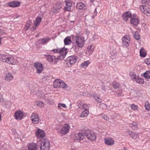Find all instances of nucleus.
<instances>
[{
	"mask_svg": "<svg viewBox=\"0 0 150 150\" xmlns=\"http://www.w3.org/2000/svg\"><path fill=\"white\" fill-rule=\"evenodd\" d=\"M72 39L78 47L82 48L84 46L85 41L83 38L79 36H73Z\"/></svg>",
	"mask_w": 150,
	"mask_h": 150,
	"instance_id": "nucleus-1",
	"label": "nucleus"
},
{
	"mask_svg": "<svg viewBox=\"0 0 150 150\" xmlns=\"http://www.w3.org/2000/svg\"><path fill=\"white\" fill-rule=\"evenodd\" d=\"M40 150H49L50 143L48 139L42 138L41 139Z\"/></svg>",
	"mask_w": 150,
	"mask_h": 150,
	"instance_id": "nucleus-2",
	"label": "nucleus"
},
{
	"mask_svg": "<svg viewBox=\"0 0 150 150\" xmlns=\"http://www.w3.org/2000/svg\"><path fill=\"white\" fill-rule=\"evenodd\" d=\"M83 133L84 136H86L89 139L92 141L96 140V136L95 134L91 131L89 130H86Z\"/></svg>",
	"mask_w": 150,
	"mask_h": 150,
	"instance_id": "nucleus-3",
	"label": "nucleus"
},
{
	"mask_svg": "<svg viewBox=\"0 0 150 150\" xmlns=\"http://www.w3.org/2000/svg\"><path fill=\"white\" fill-rule=\"evenodd\" d=\"M34 66L36 69L38 73L40 74L43 70L42 64L40 62L35 63L34 64Z\"/></svg>",
	"mask_w": 150,
	"mask_h": 150,
	"instance_id": "nucleus-4",
	"label": "nucleus"
},
{
	"mask_svg": "<svg viewBox=\"0 0 150 150\" xmlns=\"http://www.w3.org/2000/svg\"><path fill=\"white\" fill-rule=\"evenodd\" d=\"M67 49L65 47L59 49V56L58 57V59H63L67 53Z\"/></svg>",
	"mask_w": 150,
	"mask_h": 150,
	"instance_id": "nucleus-5",
	"label": "nucleus"
},
{
	"mask_svg": "<svg viewBox=\"0 0 150 150\" xmlns=\"http://www.w3.org/2000/svg\"><path fill=\"white\" fill-rule=\"evenodd\" d=\"M31 120L34 124H37L40 120L39 117L37 113H33L31 116Z\"/></svg>",
	"mask_w": 150,
	"mask_h": 150,
	"instance_id": "nucleus-6",
	"label": "nucleus"
},
{
	"mask_svg": "<svg viewBox=\"0 0 150 150\" xmlns=\"http://www.w3.org/2000/svg\"><path fill=\"white\" fill-rule=\"evenodd\" d=\"M23 116V112L20 110H17L15 112L14 117L15 118L18 120H21Z\"/></svg>",
	"mask_w": 150,
	"mask_h": 150,
	"instance_id": "nucleus-7",
	"label": "nucleus"
},
{
	"mask_svg": "<svg viewBox=\"0 0 150 150\" xmlns=\"http://www.w3.org/2000/svg\"><path fill=\"white\" fill-rule=\"evenodd\" d=\"M69 126L67 124H65L61 130V133L62 135H65L69 132Z\"/></svg>",
	"mask_w": 150,
	"mask_h": 150,
	"instance_id": "nucleus-8",
	"label": "nucleus"
},
{
	"mask_svg": "<svg viewBox=\"0 0 150 150\" xmlns=\"http://www.w3.org/2000/svg\"><path fill=\"white\" fill-rule=\"evenodd\" d=\"M68 62L67 64L69 63L70 65L74 64L77 61L76 57L75 55L70 56L67 58Z\"/></svg>",
	"mask_w": 150,
	"mask_h": 150,
	"instance_id": "nucleus-9",
	"label": "nucleus"
},
{
	"mask_svg": "<svg viewBox=\"0 0 150 150\" xmlns=\"http://www.w3.org/2000/svg\"><path fill=\"white\" fill-rule=\"evenodd\" d=\"M74 138L75 140H79V141L82 140L84 139V133L81 132L76 133L75 134Z\"/></svg>",
	"mask_w": 150,
	"mask_h": 150,
	"instance_id": "nucleus-10",
	"label": "nucleus"
},
{
	"mask_svg": "<svg viewBox=\"0 0 150 150\" xmlns=\"http://www.w3.org/2000/svg\"><path fill=\"white\" fill-rule=\"evenodd\" d=\"M130 38L128 35H125L122 38V44L123 46L127 47L129 45L130 42Z\"/></svg>",
	"mask_w": 150,
	"mask_h": 150,
	"instance_id": "nucleus-11",
	"label": "nucleus"
},
{
	"mask_svg": "<svg viewBox=\"0 0 150 150\" xmlns=\"http://www.w3.org/2000/svg\"><path fill=\"white\" fill-rule=\"evenodd\" d=\"M140 8L142 11L146 14L150 13V9L146 6L142 5L140 6Z\"/></svg>",
	"mask_w": 150,
	"mask_h": 150,
	"instance_id": "nucleus-12",
	"label": "nucleus"
},
{
	"mask_svg": "<svg viewBox=\"0 0 150 150\" xmlns=\"http://www.w3.org/2000/svg\"><path fill=\"white\" fill-rule=\"evenodd\" d=\"M62 7V5L60 2H58L54 6L53 11L54 13L59 12Z\"/></svg>",
	"mask_w": 150,
	"mask_h": 150,
	"instance_id": "nucleus-13",
	"label": "nucleus"
},
{
	"mask_svg": "<svg viewBox=\"0 0 150 150\" xmlns=\"http://www.w3.org/2000/svg\"><path fill=\"white\" fill-rule=\"evenodd\" d=\"M36 135L37 137L39 138H44L45 137V133L41 129H38L37 131V132L36 133Z\"/></svg>",
	"mask_w": 150,
	"mask_h": 150,
	"instance_id": "nucleus-14",
	"label": "nucleus"
},
{
	"mask_svg": "<svg viewBox=\"0 0 150 150\" xmlns=\"http://www.w3.org/2000/svg\"><path fill=\"white\" fill-rule=\"evenodd\" d=\"M6 62L12 65H15L17 63L16 60L12 57H7Z\"/></svg>",
	"mask_w": 150,
	"mask_h": 150,
	"instance_id": "nucleus-15",
	"label": "nucleus"
},
{
	"mask_svg": "<svg viewBox=\"0 0 150 150\" xmlns=\"http://www.w3.org/2000/svg\"><path fill=\"white\" fill-rule=\"evenodd\" d=\"M136 15L134 14L131 16V19L130 21L131 23L132 24L135 25H137L139 22V20L138 19L136 18Z\"/></svg>",
	"mask_w": 150,
	"mask_h": 150,
	"instance_id": "nucleus-16",
	"label": "nucleus"
},
{
	"mask_svg": "<svg viewBox=\"0 0 150 150\" xmlns=\"http://www.w3.org/2000/svg\"><path fill=\"white\" fill-rule=\"evenodd\" d=\"M77 106L79 108L82 109L83 110L86 108H87L88 107V105L86 104H83V102L79 100L77 102Z\"/></svg>",
	"mask_w": 150,
	"mask_h": 150,
	"instance_id": "nucleus-17",
	"label": "nucleus"
},
{
	"mask_svg": "<svg viewBox=\"0 0 150 150\" xmlns=\"http://www.w3.org/2000/svg\"><path fill=\"white\" fill-rule=\"evenodd\" d=\"M105 143L108 146L112 145L114 143V140L111 138H104Z\"/></svg>",
	"mask_w": 150,
	"mask_h": 150,
	"instance_id": "nucleus-18",
	"label": "nucleus"
},
{
	"mask_svg": "<svg viewBox=\"0 0 150 150\" xmlns=\"http://www.w3.org/2000/svg\"><path fill=\"white\" fill-rule=\"evenodd\" d=\"M132 16L131 13L129 11H127L123 14L122 17L124 20L126 21L129 18H131Z\"/></svg>",
	"mask_w": 150,
	"mask_h": 150,
	"instance_id": "nucleus-19",
	"label": "nucleus"
},
{
	"mask_svg": "<svg viewBox=\"0 0 150 150\" xmlns=\"http://www.w3.org/2000/svg\"><path fill=\"white\" fill-rule=\"evenodd\" d=\"M20 5L19 2L16 1H14L8 4V5L10 7H16L19 6Z\"/></svg>",
	"mask_w": 150,
	"mask_h": 150,
	"instance_id": "nucleus-20",
	"label": "nucleus"
},
{
	"mask_svg": "<svg viewBox=\"0 0 150 150\" xmlns=\"http://www.w3.org/2000/svg\"><path fill=\"white\" fill-rule=\"evenodd\" d=\"M28 150H38V146L34 143L29 144L28 146Z\"/></svg>",
	"mask_w": 150,
	"mask_h": 150,
	"instance_id": "nucleus-21",
	"label": "nucleus"
},
{
	"mask_svg": "<svg viewBox=\"0 0 150 150\" xmlns=\"http://www.w3.org/2000/svg\"><path fill=\"white\" fill-rule=\"evenodd\" d=\"M84 110L81 114L80 117H84L87 116L88 114L89 111V107L87 108H86L83 109Z\"/></svg>",
	"mask_w": 150,
	"mask_h": 150,
	"instance_id": "nucleus-22",
	"label": "nucleus"
},
{
	"mask_svg": "<svg viewBox=\"0 0 150 150\" xmlns=\"http://www.w3.org/2000/svg\"><path fill=\"white\" fill-rule=\"evenodd\" d=\"M66 7H65L64 9L65 11H69L71 10V7L72 5V4L69 1H65Z\"/></svg>",
	"mask_w": 150,
	"mask_h": 150,
	"instance_id": "nucleus-23",
	"label": "nucleus"
},
{
	"mask_svg": "<svg viewBox=\"0 0 150 150\" xmlns=\"http://www.w3.org/2000/svg\"><path fill=\"white\" fill-rule=\"evenodd\" d=\"M50 40V39L49 38H45L39 40V41L40 44L44 45L46 44Z\"/></svg>",
	"mask_w": 150,
	"mask_h": 150,
	"instance_id": "nucleus-24",
	"label": "nucleus"
},
{
	"mask_svg": "<svg viewBox=\"0 0 150 150\" xmlns=\"http://www.w3.org/2000/svg\"><path fill=\"white\" fill-rule=\"evenodd\" d=\"M42 21V18L40 16H38L36 18L35 21L34 22V25L38 27Z\"/></svg>",
	"mask_w": 150,
	"mask_h": 150,
	"instance_id": "nucleus-25",
	"label": "nucleus"
},
{
	"mask_svg": "<svg viewBox=\"0 0 150 150\" xmlns=\"http://www.w3.org/2000/svg\"><path fill=\"white\" fill-rule=\"evenodd\" d=\"M61 81V80L60 79L55 80L53 83V86L54 87V88H59Z\"/></svg>",
	"mask_w": 150,
	"mask_h": 150,
	"instance_id": "nucleus-26",
	"label": "nucleus"
},
{
	"mask_svg": "<svg viewBox=\"0 0 150 150\" xmlns=\"http://www.w3.org/2000/svg\"><path fill=\"white\" fill-rule=\"evenodd\" d=\"M13 76L11 73H7L5 77V79L6 81H10L13 79Z\"/></svg>",
	"mask_w": 150,
	"mask_h": 150,
	"instance_id": "nucleus-27",
	"label": "nucleus"
},
{
	"mask_svg": "<svg viewBox=\"0 0 150 150\" xmlns=\"http://www.w3.org/2000/svg\"><path fill=\"white\" fill-rule=\"evenodd\" d=\"M76 8L79 9H86V6L85 4L82 2L79 3L77 4Z\"/></svg>",
	"mask_w": 150,
	"mask_h": 150,
	"instance_id": "nucleus-28",
	"label": "nucleus"
},
{
	"mask_svg": "<svg viewBox=\"0 0 150 150\" xmlns=\"http://www.w3.org/2000/svg\"><path fill=\"white\" fill-rule=\"evenodd\" d=\"M64 44L66 45L70 44L71 42V38L70 37L67 36L64 40Z\"/></svg>",
	"mask_w": 150,
	"mask_h": 150,
	"instance_id": "nucleus-29",
	"label": "nucleus"
},
{
	"mask_svg": "<svg viewBox=\"0 0 150 150\" xmlns=\"http://www.w3.org/2000/svg\"><path fill=\"white\" fill-rule=\"evenodd\" d=\"M47 96V95L45 96V100L48 103L52 104L53 103V100L52 98V97L51 96L48 97Z\"/></svg>",
	"mask_w": 150,
	"mask_h": 150,
	"instance_id": "nucleus-30",
	"label": "nucleus"
},
{
	"mask_svg": "<svg viewBox=\"0 0 150 150\" xmlns=\"http://www.w3.org/2000/svg\"><path fill=\"white\" fill-rule=\"evenodd\" d=\"M140 55L142 57H145L146 55V52L143 48H141L139 51Z\"/></svg>",
	"mask_w": 150,
	"mask_h": 150,
	"instance_id": "nucleus-31",
	"label": "nucleus"
},
{
	"mask_svg": "<svg viewBox=\"0 0 150 150\" xmlns=\"http://www.w3.org/2000/svg\"><path fill=\"white\" fill-rule=\"evenodd\" d=\"M135 81L137 83L140 84H143L144 82L143 79L139 78L138 77H137L136 79H135Z\"/></svg>",
	"mask_w": 150,
	"mask_h": 150,
	"instance_id": "nucleus-32",
	"label": "nucleus"
},
{
	"mask_svg": "<svg viewBox=\"0 0 150 150\" xmlns=\"http://www.w3.org/2000/svg\"><path fill=\"white\" fill-rule=\"evenodd\" d=\"M45 56L47 57V60L48 62H52L54 59V58H55V57L54 56L46 55H45Z\"/></svg>",
	"mask_w": 150,
	"mask_h": 150,
	"instance_id": "nucleus-33",
	"label": "nucleus"
},
{
	"mask_svg": "<svg viewBox=\"0 0 150 150\" xmlns=\"http://www.w3.org/2000/svg\"><path fill=\"white\" fill-rule=\"evenodd\" d=\"M134 38L137 40H138L140 39V35L138 32H135L133 33Z\"/></svg>",
	"mask_w": 150,
	"mask_h": 150,
	"instance_id": "nucleus-34",
	"label": "nucleus"
},
{
	"mask_svg": "<svg viewBox=\"0 0 150 150\" xmlns=\"http://www.w3.org/2000/svg\"><path fill=\"white\" fill-rule=\"evenodd\" d=\"M131 135L132 138L134 139H136L139 137L138 134L136 132H132Z\"/></svg>",
	"mask_w": 150,
	"mask_h": 150,
	"instance_id": "nucleus-35",
	"label": "nucleus"
},
{
	"mask_svg": "<svg viewBox=\"0 0 150 150\" xmlns=\"http://www.w3.org/2000/svg\"><path fill=\"white\" fill-rule=\"evenodd\" d=\"M89 64V62L88 61H85L81 64V66L82 68H86L88 66Z\"/></svg>",
	"mask_w": 150,
	"mask_h": 150,
	"instance_id": "nucleus-36",
	"label": "nucleus"
},
{
	"mask_svg": "<svg viewBox=\"0 0 150 150\" xmlns=\"http://www.w3.org/2000/svg\"><path fill=\"white\" fill-rule=\"evenodd\" d=\"M7 56L4 55H0V60L4 62H6V58H7Z\"/></svg>",
	"mask_w": 150,
	"mask_h": 150,
	"instance_id": "nucleus-37",
	"label": "nucleus"
},
{
	"mask_svg": "<svg viewBox=\"0 0 150 150\" xmlns=\"http://www.w3.org/2000/svg\"><path fill=\"white\" fill-rule=\"evenodd\" d=\"M67 87V84L62 80H61L59 88H65Z\"/></svg>",
	"mask_w": 150,
	"mask_h": 150,
	"instance_id": "nucleus-38",
	"label": "nucleus"
},
{
	"mask_svg": "<svg viewBox=\"0 0 150 150\" xmlns=\"http://www.w3.org/2000/svg\"><path fill=\"white\" fill-rule=\"evenodd\" d=\"M32 21L30 20H28L27 21L25 25V30H28L30 27L31 25Z\"/></svg>",
	"mask_w": 150,
	"mask_h": 150,
	"instance_id": "nucleus-39",
	"label": "nucleus"
},
{
	"mask_svg": "<svg viewBox=\"0 0 150 150\" xmlns=\"http://www.w3.org/2000/svg\"><path fill=\"white\" fill-rule=\"evenodd\" d=\"M144 77L146 79H149L150 78V71H146L144 74Z\"/></svg>",
	"mask_w": 150,
	"mask_h": 150,
	"instance_id": "nucleus-40",
	"label": "nucleus"
},
{
	"mask_svg": "<svg viewBox=\"0 0 150 150\" xmlns=\"http://www.w3.org/2000/svg\"><path fill=\"white\" fill-rule=\"evenodd\" d=\"M113 85L114 89L116 90L121 88L120 87V84L118 83H116L115 82H114L113 83Z\"/></svg>",
	"mask_w": 150,
	"mask_h": 150,
	"instance_id": "nucleus-41",
	"label": "nucleus"
},
{
	"mask_svg": "<svg viewBox=\"0 0 150 150\" xmlns=\"http://www.w3.org/2000/svg\"><path fill=\"white\" fill-rule=\"evenodd\" d=\"M137 124L135 122H133L132 123H130L129 125L130 127L134 129H135L137 128Z\"/></svg>",
	"mask_w": 150,
	"mask_h": 150,
	"instance_id": "nucleus-42",
	"label": "nucleus"
},
{
	"mask_svg": "<svg viewBox=\"0 0 150 150\" xmlns=\"http://www.w3.org/2000/svg\"><path fill=\"white\" fill-rule=\"evenodd\" d=\"M115 92L117 93L118 96H120L122 94V89L121 88L118 89L117 90H116V91H115Z\"/></svg>",
	"mask_w": 150,
	"mask_h": 150,
	"instance_id": "nucleus-43",
	"label": "nucleus"
},
{
	"mask_svg": "<svg viewBox=\"0 0 150 150\" xmlns=\"http://www.w3.org/2000/svg\"><path fill=\"white\" fill-rule=\"evenodd\" d=\"M37 106L40 108H42L43 107L44 105V103L41 101H38L37 102Z\"/></svg>",
	"mask_w": 150,
	"mask_h": 150,
	"instance_id": "nucleus-44",
	"label": "nucleus"
},
{
	"mask_svg": "<svg viewBox=\"0 0 150 150\" xmlns=\"http://www.w3.org/2000/svg\"><path fill=\"white\" fill-rule=\"evenodd\" d=\"M145 107L146 110L148 111L150 110V105L149 104L148 102L145 103Z\"/></svg>",
	"mask_w": 150,
	"mask_h": 150,
	"instance_id": "nucleus-45",
	"label": "nucleus"
},
{
	"mask_svg": "<svg viewBox=\"0 0 150 150\" xmlns=\"http://www.w3.org/2000/svg\"><path fill=\"white\" fill-rule=\"evenodd\" d=\"M131 107L132 110H137L138 108L137 105H135L134 104H132L131 105Z\"/></svg>",
	"mask_w": 150,
	"mask_h": 150,
	"instance_id": "nucleus-46",
	"label": "nucleus"
},
{
	"mask_svg": "<svg viewBox=\"0 0 150 150\" xmlns=\"http://www.w3.org/2000/svg\"><path fill=\"white\" fill-rule=\"evenodd\" d=\"M58 107L61 109H62V108H66L67 107L65 104L61 103H59L58 104Z\"/></svg>",
	"mask_w": 150,
	"mask_h": 150,
	"instance_id": "nucleus-47",
	"label": "nucleus"
},
{
	"mask_svg": "<svg viewBox=\"0 0 150 150\" xmlns=\"http://www.w3.org/2000/svg\"><path fill=\"white\" fill-rule=\"evenodd\" d=\"M99 106L100 108L103 109H106L107 108L106 105L104 103H101L100 104Z\"/></svg>",
	"mask_w": 150,
	"mask_h": 150,
	"instance_id": "nucleus-48",
	"label": "nucleus"
},
{
	"mask_svg": "<svg viewBox=\"0 0 150 150\" xmlns=\"http://www.w3.org/2000/svg\"><path fill=\"white\" fill-rule=\"evenodd\" d=\"M131 78L134 81L135 80V79H136L137 77L134 74L132 73V74H131L130 75Z\"/></svg>",
	"mask_w": 150,
	"mask_h": 150,
	"instance_id": "nucleus-49",
	"label": "nucleus"
},
{
	"mask_svg": "<svg viewBox=\"0 0 150 150\" xmlns=\"http://www.w3.org/2000/svg\"><path fill=\"white\" fill-rule=\"evenodd\" d=\"M144 62L148 64L149 65L150 64V59H146L144 61Z\"/></svg>",
	"mask_w": 150,
	"mask_h": 150,
	"instance_id": "nucleus-50",
	"label": "nucleus"
},
{
	"mask_svg": "<svg viewBox=\"0 0 150 150\" xmlns=\"http://www.w3.org/2000/svg\"><path fill=\"white\" fill-rule=\"evenodd\" d=\"M59 49H54L52 50H51V51H52L54 53H59Z\"/></svg>",
	"mask_w": 150,
	"mask_h": 150,
	"instance_id": "nucleus-51",
	"label": "nucleus"
},
{
	"mask_svg": "<svg viewBox=\"0 0 150 150\" xmlns=\"http://www.w3.org/2000/svg\"><path fill=\"white\" fill-rule=\"evenodd\" d=\"M92 48V46H88V51L89 52L91 53L93 52V49Z\"/></svg>",
	"mask_w": 150,
	"mask_h": 150,
	"instance_id": "nucleus-52",
	"label": "nucleus"
},
{
	"mask_svg": "<svg viewBox=\"0 0 150 150\" xmlns=\"http://www.w3.org/2000/svg\"><path fill=\"white\" fill-rule=\"evenodd\" d=\"M97 14V12L96 11V8L95 9L93 13V16H92V18L93 19L94 18L95 16H96V15Z\"/></svg>",
	"mask_w": 150,
	"mask_h": 150,
	"instance_id": "nucleus-53",
	"label": "nucleus"
},
{
	"mask_svg": "<svg viewBox=\"0 0 150 150\" xmlns=\"http://www.w3.org/2000/svg\"><path fill=\"white\" fill-rule=\"evenodd\" d=\"M95 100L98 103H100L101 102V99L98 97H97L95 99Z\"/></svg>",
	"mask_w": 150,
	"mask_h": 150,
	"instance_id": "nucleus-54",
	"label": "nucleus"
},
{
	"mask_svg": "<svg viewBox=\"0 0 150 150\" xmlns=\"http://www.w3.org/2000/svg\"><path fill=\"white\" fill-rule=\"evenodd\" d=\"M102 117L103 119L105 120H109V118L108 117V116L106 115H103Z\"/></svg>",
	"mask_w": 150,
	"mask_h": 150,
	"instance_id": "nucleus-55",
	"label": "nucleus"
},
{
	"mask_svg": "<svg viewBox=\"0 0 150 150\" xmlns=\"http://www.w3.org/2000/svg\"><path fill=\"white\" fill-rule=\"evenodd\" d=\"M148 0H142V4H148Z\"/></svg>",
	"mask_w": 150,
	"mask_h": 150,
	"instance_id": "nucleus-56",
	"label": "nucleus"
},
{
	"mask_svg": "<svg viewBox=\"0 0 150 150\" xmlns=\"http://www.w3.org/2000/svg\"><path fill=\"white\" fill-rule=\"evenodd\" d=\"M102 90L104 91H105L106 90V88H105V86H103L102 87Z\"/></svg>",
	"mask_w": 150,
	"mask_h": 150,
	"instance_id": "nucleus-57",
	"label": "nucleus"
},
{
	"mask_svg": "<svg viewBox=\"0 0 150 150\" xmlns=\"http://www.w3.org/2000/svg\"><path fill=\"white\" fill-rule=\"evenodd\" d=\"M37 27H36V26H35V28H31V29L30 30H31V31H33Z\"/></svg>",
	"mask_w": 150,
	"mask_h": 150,
	"instance_id": "nucleus-58",
	"label": "nucleus"
},
{
	"mask_svg": "<svg viewBox=\"0 0 150 150\" xmlns=\"http://www.w3.org/2000/svg\"><path fill=\"white\" fill-rule=\"evenodd\" d=\"M2 97H0V102H2L3 101V99H2Z\"/></svg>",
	"mask_w": 150,
	"mask_h": 150,
	"instance_id": "nucleus-59",
	"label": "nucleus"
},
{
	"mask_svg": "<svg viewBox=\"0 0 150 150\" xmlns=\"http://www.w3.org/2000/svg\"><path fill=\"white\" fill-rule=\"evenodd\" d=\"M147 4L149 5L150 6V0H148V4Z\"/></svg>",
	"mask_w": 150,
	"mask_h": 150,
	"instance_id": "nucleus-60",
	"label": "nucleus"
},
{
	"mask_svg": "<svg viewBox=\"0 0 150 150\" xmlns=\"http://www.w3.org/2000/svg\"><path fill=\"white\" fill-rule=\"evenodd\" d=\"M2 39V38H1L0 37V45H1V40Z\"/></svg>",
	"mask_w": 150,
	"mask_h": 150,
	"instance_id": "nucleus-61",
	"label": "nucleus"
},
{
	"mask_svg": "<svg viewBox=\"0 0 150 150\" xmlns=\"http://www.w3.org/2000/svg\"><path fill=\"white\" fill-rule=\"evenodd\" d=\"M91 2H93L94 1V0H90Z\"/></svg>",
	"mask_w": 150,
	"mask_h": 150,
	"instance_id": "nucleus-62",
	"label": "nucleus"
},
{
	"mask_svg": "<svg viewBox=\"0 0 150 150\" xmlns=\"http://www.w3.org/2000/svg\"><path fill=\"white\" fill-rule=\"evenodd\" d=\"M38 36H39V35H37L35 36V37H38Z\"/></svg>",
	"mask_w": 150,
	"mask_h": 150,
	"instance_id": "nucleus-63",
	"label": "nucleus"
},
{
	"mask_svg": "<svg viewBox=\"0 0 150 150\" xmlns=\"http://www.w3.org/2000/svg\"><path fill=\"white\" fill-rule=\"evenodd\" d=\"M54 64H57V63L56 62H55V63H54Z\"/></svg>",
	"mask_w": 150,
	"mask_h": 150,
	"instance_id": "nucleus-64",
	"label": "nucleus"
}]
</instances>
